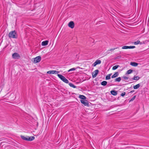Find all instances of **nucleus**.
<instances>
[{"label":"nucleus","mask_w":149,"mask_h":149,"mask_svg":"<svg viewBox=\"0 0 149 149\" xmlns=\"http://www.w3.org/2000/svg\"><path fill=\"white\" fill-rule=\"evenodd\" d=\"M8 37L10 38L17 39L18 38V35L15 31L10 32L8 35Z\"/></svg>","instance_id":"f257e3e1"},{"label":"nucleus","mask_w":149,"mask_h":149,"mask_svg":"<svg viewBox=\"0 0 149 149\" xmlns=\"http://www.w3.org/2000/svg\"><path fill=\"white\" fill-rule=\"evenodd\" d=\"M69 86L72 87H73L74 88H75L76 87V86L73 85L72 83H70L69 84Z\"/></svg>","instance_id":"5701e85b"},{"label":"nucleus","mask_w":149,"mask_h":149,"mask_svg":"<svg viewBox=\"0 0 149 149\" xmlns=\"http://www.w3.org/2000/svg\"><path fill=\"white\" fill-rule=\"evenodd\" d=\"M133 72V70L131 69H130L127 71L126 74H129Z\"/></svg>","instance_id":"aec40b11"},{"label":"nucleus","mask_w":149,"mask_h":149,"mask_svg":"<svg viewBox=\"0 0 149 149\" xmlns=\"http://www.w3.org/2000/svg\"><path fill=\"white\" fill-rule=\"evenodd\" d=\"M119 66V65H116L115 66H114L112 68V70H114L117 69L118 68Z\"/></svg>","instance_id":"393cba45"},{"label":"nucleus","mask_w":149,"mask_h":149,"mask_svg":"<svg viewBox=\"0 0 149 149\" xmlns=\"http://www.w3.org/2000/svg\"><path fill=\"white\" fill-rule=\"evenodd\" d=\"M80 102L83 104H84L85 106H89V103L86 100H81Z\"/></svg>","instance_id":"39448f33"},{"label":"nucleus","mask_w":149,"mask_h":149,"mask_svg":"<svg viewBox=\"0 0 149 149\" xmlns=\"http://www.w3.org/2000/svg\"><path fill=\"white\" fill-rule=\"evenodd\" d=\"M41 60V57L40 56H37L34 58V61L35 63H37L40 61Z\"/></svg>","instance_id":"7ed1b4c3"},{"label":"nucleus","mask_w":149,"mask_h":149,"mask_svg":"<svg viewBox=\"0 0 149 149\" xmlns=\"http://www.w3.org/2000/svg\"><path fill=\"white\" fill-rule=\"evenodd\" d=\"M140 86V85L139 84H138L135 86H133V88L134 89H136L138 88Z\"/></svg>","instance_id":"a211bd4d"},{"label":"nucleus","mask_w":149,"mask_h":149,"mask_svg":"<svg viewBox=\"0 0 149 149\" xmlns=\"http://www.w3.org/2000/svg\"><path fill=\"white\" fill-rule=\"evenodd\" d=\"M79 97L82 99V100H84L86 99V97L84 95H80L79 96Z\"/></svg>","instance_id":"dca6fc26"},{"label":"nucleus","mask_w":149,"mask_h":149,"mask_svg":"<svg viewBox=\"0 0 149 149\" xmlns=\"http://www.w3.org/2000/svg\"><path fill=\"white\" fill-rule=\"evenodd\" d=\"M129 49H133L135 47L134 46H129Z\"/></svg>","instance_id":"c756f323"},{"label":"nucleus","mask_w":149,"mask_h":149,"mask_svg":"<svg viewBox=\"0 0 149 149\" xmlns=\"http://www.w3.org/2000/svg\"><path fill=\"white\" fill-rule=\"evenodd\" d=\"M48 42V40L44 41L42 42L41 44L43 46H45L47 45Z\"/></svg>","instance_id":"f8f14e48"},{"label":"nucleus","mask_w":149,"mask_h":149,"mask_svg":"<svg viewBox=\"0 0 149 149\" xmlns=\"http://www.w3.org/2000/svg\"><path fill=\"white\" fill-rule=\"evenodd\" d=\"M59 72L58 71L55 70H50L47 72V73L49 74H57Z\"/></svg>","instance_id":"0eeeda50"},{"label":"nucleus","mask_w":149,"mask_h":149,"mask_svg":"<svg viewBox=\"0 0 149 149\" xmlns=\"http://www.w3.org/2000/svg\"><path fill=\"white\" fill-rule=\"evenodd\" d=\"M111 93L113 95H116L117 94V92L115 90H112L111 91Z\"/></svg>","instance_id":"4468645a"},{"label":"nucleus","mask_w":149,"mask_h":149,"mask_svg":"<svg viewBox=\"0 0 149 149\" xmlns=\"http://www.w3.org/2000/svg\"><path fill=\"white\" fill-rule=\"evenodd\" d=\"M134 91H131V92H134Z\"/></svg>","instance_id":"473e14b6"},{"label":"nucleus","mask_w":149,"mask_h":149,"mask_svg":"<svg viewBox=\"0 0 149 149\" xmlns=\"http://www.w3.org/2000/svg\"><path fill=\"white\" fill-rule=\"evenodd\" d=\"M101 61L100 60L97 59L92 64V66L93 67L97 65L100 64Z\"/></svg>","instance_id":"423d86ee"},{"label":"nucleus","mask_w":149,"mask_h":149,"mask_svg":"<svg viewBox=\"0 0 149 149\" xmlns=\"http://www.w3.org/2000/svg\"><path fill=\"white\" fill-rule=\"evenodd\" d=\"M35 139V137L33 136H31L29 137L28 136V141H31Z\"/></svg>","instance_id":"ddd939ff"},{"label":"nucleus","mask_w":149,"mask_h":149,"mask_svg":"<svg viewBox=\"0 0 149 149\" xmlns=\"http://www.w3.org/2000/svg\"><path fill=\"white\" fill-rule=\"evenodd\" d=\"M13 58L15 59H18L20 57L19 55L17 53H15L12 54Z\"/></svg>","instance_id":"20e7f679"},{"label":"nucleus","mask_w":149,"mask_h":149,"mask_svg":"<svg viewBox=\"0 0 149 149\" xmlns=\"http://www.w3.org/2000/svg\"><path fill=\"white\" fill-rule=\"evenodd\" d=\"M134 45H136L139 44H142V43L141 42L140 40H138L136 42H134Z\"/></svg>","instance_id":"f3484780"},{"label":"nucleus","mask_w":149,"mask_h":149,"mask_svg":"<svg viewBox=\"0 0 149 149\" xmlns=\"http://www.w3.org/2000/svg\"><path fill=\"white\" fill-rule=\"evenodd\" d=\"M121 80V78L120 77H118L116 78L115 79V81L120 82Z\"/></svg>","instance_id":"b1692460"},{"label":"nucleus","mask_w":149,"mask_h":149,"mask_svg":"<svg viewBox=\"0 0 149 149\" xmlns=\"http://www.w3.org/2000/svg\"><path fill=\"white\" fill-rule=\"evenodd\" d=\"M115 49V48H112V49H111L109 51H112V50H114Z\"/></svg>","instance_id":"2f4dec72"},{"label":"nucleus","mask_w":149,"mask_h":149,"mask_svg":"<svg viewBox=\"0 0 149 149\" xmlns=\"http://www.w3.org/2000/svg\"><path fill=\"white\" fill-rule=\"evenodd\" d=\"M99 72V71L97 70H95L93 72V74L92 76L93 78H94L95 77L97 74H98Z\"/></svg>","instance_id":"1a4fd4ad"},{"label":"nucleus","mask_w":149,"mask_h":149,"mask_svg":"<svg viewBox=\"0 0 149 149\" xmlns=\"http://www.w3.org/2000/svg\"><path fill=\"white\" fill-rule=\"evenodd\" d=\"M76 69L74 68H72L70 70H69L68 71V72H69L70 71H74V70H75Z\"/></svg>","instance_id":"cd10ccee"},{"label":"nucleus","mask_w":149,"mask_h":149,"mask_svg":"<svg viewBox=\"0 0 149 149\" xmlns=\"http://www.w3.org/2000/svg\"><path fill=\"white\" fill-rule=\"evenodd\" d=\"M111 74H109L107 75L106 77V80L110 79L111 78Z\"/></svg>","instance_id":"6ab92c4d"},{"label":"nucleus","mask_w":149,"mask_h":149,"mask_svg":"<svg viewBox=\"0 0 149 149\" xmlns=\"http://www.w3.org/2000/svg\"><path fill=\"white\" fill-rule=\"evenodd\" d=\"M119 75V73L118 72H116L112 76L111 78H113L118 77Z\"/></svg>","instance_id":"9b49d317"},{"label":"nucleus","mask_w":149,"mask_h":149,"mask_svg":"<svg viewBox=\"0 0 149 149\" xmlns=\"http://www.w3.org/2000/svg\"><path fill=\"white\" fill-rule=\"evenodd\" d=\"M130 64L132 66L136 67L138 65V64L136 62H130Z\"/></svg>","instance_id":"9d476101"},{"label":"nucleus","mask_w":149,"mask_h":149,"mask_svg":"<svg viewBox=\"0 0 149 149\" xmlns=\"http://www.w3.org/2000/svg\"><path fill=\"white\" fill-rule=\"evenodd\" d=\"M74 23L73 21H71L69 23L68 26L72 29H73L74 27Z\"/></svg>","instance_id":"6e6552de"},{"label":"nucleus","mask_w":149,"mask_h":149,"mask_svg":"<svg viewBox=\"0 0 149 149\" xmlns=\"http://www.w3.org/2000/svg\"><path fill=\"white\" fill-rule=\"evenodd\" d=\"M135 97H136L135 96H133L131 100H130V102H131V101H133L135 99Z\"/></svg>","instance_id":"bb28decb"},{"label":"nucleus","mask_w":149,"mask_h":149,"mask_svg":"<svg viewBox=\"0 0 149 149\" xmlns=\"http://www.w3.org/2000/svg\"><path fill=\"white\" fill-rule=\"evenodd\" d=\"M125 94V93L124 92L121 94V95L122 96H123Z\"/></svg>","instance_id":"7c9ffc66"},{"label":"nucleus","mask_w":149,"mask_h":149,"mask_svg":"<svg viewBox=\"0 0 149 149\" xmlns=\"http://www.w3.org/2000/svg\"><path fill=\"white\" fill-rule=\"evenodd\" d=\"M21 137L22 139L28 141V136L26 137L24 136H21Z\"/></svg>","instance_id":"4be33fe9"},{"label":"nucleus","mask_w":149,"mask_h":149,"mask_svg":"<svg viewBox=\"0 0 149 149\" xmlns=\"http://www.w3.org/2000/svg\"><path fill=\"white\" fill-rule=\"evenodd\" d=\"M107 82L106 81H103L101 83V84L104 86H105L107 85Z\"/></svg>","instance_id":"412c9836"},{"label":"nucleus","mask_w":149,"mask_h":149,"mask_svg":"<svg viewBox=\"0 0 149 149\" xmlns=\"http://www.w3.org/2000/svg\"><path fill=\"white\" fill-rule=\"evenodd\" d=\"M140 79V77L138 76H134L133 78H132L131 79L132 80H139Z\"/></svg>","instance_id":"2eb2a0df"},{"label":"nucleus","mask_w":149,"mask_h":149,"mask_svg":"<svg viewBox=\"0 0 149 149\" xmlns=\"http://www.w3.org/2000/svg\"><path fill=\"white\" fill-rule=\"evenodd\" d=\"M123 78L125 80H127L128 79V77L126 76H124L123 77Z\"/></svg>","instance_id":"c85d7f7f"},{"label":"nucleus","mask_w":149,"mask_h":149,"mask_svg":"<svg viewBox=\"0 0 149 149\" xmlns=\"http://www.w3.org/2000/svg\"><path fill=\"white\" fill-rule=\"evenodd\" d=\"M129 46H123L122 47V49H129Z\"/></svg>","instance_id":"a878e982"},{"label":"nucleus","mask_w":149,"mask_h":149,"mask_svg":"<svg viewBox=\"0 0 149 149\" xmlns=\"http://www.w3.org/2000/svg\"><path fill=\"white\" fill-rule=\"evenodd\" d=\"M57 76L58 77L64 82L66 83H69L68 81L62 75L60 74H58Z\"/></svg>","instance_id":"f03ea898"}]
</instances>
